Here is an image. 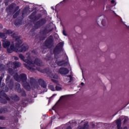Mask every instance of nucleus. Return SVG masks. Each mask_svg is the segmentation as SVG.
<instances>
[{
    "instance_id": "obj_4",
    "label": "nucleus",
    "mask_w": 129,
    "mask_h": 129,
    "mask_svg": "<svg viewBox=\"0 0 129 129\" xmlns=\"http://www.w3.org/2000/svg\"><path fill=\"white\" fill-rule=\"evenodd\" d=\"M14 77L17 81H21L22 80L23 82L25 83L26 82V80H27V76L25 74H21L20 77H19L18 74H16Z\"/></svg>"
},
{
    "instance_id": "obj_21",
    "label": "nucleus",
    "mask_w": 129,
    "mask_h": 129,
    "mask_svg": "<svg viewBox=\"0 0 129 129\" xmlns=\"http://www.w3.org/2000/svg\"><path fill=\"white\" fill-rule=\"evenodd\" d=\"M49 87L50 88V89H51L52 90V91H55V87L52 85H50L49 86Z\"/></svg>"
},
{
    "instance_id": "obj_31",
    "label": "nucleus",
    "mask_w": 129,
    "mask_h": 129,
    "mask_svg": "<svg viewBox=\"0 0 129 129\" xmlns=\"http://www.w3.org/2000/svg\"><path fill=\"white\" fill-rule=\"evenodd\" d=\"M47 43H49V41H48V40H46L45 42V44H47Z\"/></svg>"
},
{
    "instance_id": "obj_45",
    "label": "nucleus",
    "mask_w": 129,
    "mask_h": 129,
    "mask_svg": "<svg viewBox=\"0 0 129 129\" xmlns=\"http://www.w3.org/2000/svg\"><path fill=\"white\" fill-rule=\"evenodd\" d=\"M0 129H1V128L0 127Z\"/></svg>"
},
{
    "instance_id": "obj_19",
    "label": "nucleus",
    "mask_w": 129,
    "mask_h": 129,
    "mask_svg": "<svg viewBox=\"0 0 129 129\" xmlns=\"http://www.w3.org/2000/svg\"><path fill=\"white\" fill-rule=\"evenodd\" d=\"M11 99L15 100V101H17V100H19V97L17 95H15L14 97H11Z\"/></svg>"
},
{
    "instance_id": "obj_20",
    "label": "nucleus",
    "mask_w": 129,
    "mask_h": 129,
    "mask_svg": "<svg viewBox=\"0 0 129 129\" xmlns=\"http://www.w3.org/2000/svg\"><path fill=\"white\" fill-rule=\"evenodd\" d=\"M67 81H69V82H71L72 81V77L71 76H69L67 78Z\"/></svg>"
},
{
    "instance_id": "obj_24",
    "label": "nucleus",
    "mask_w": 129,
    "mask_h": 129,
    "mask_svg": "<svg viewBox=\"0 0 129 129\" xmlns=\"http://www.w3.org/2000/svg\"><path fill=\"white\" fill-rule=\"evenodd\" d=\"M13 58L14 60H19V57L17 56H14Z\"/></svg>"
},
{
    "instance_id": "obj_41",
    "label": "nucleus",
    "mask_w": 129,
    "mask_h": 129,
    "mask_svg": "<svg viewBox=\"0 0 129 129\" xmlns=\"http://www.w3.org/2000/svg\"><path fill=\"white\" fill-rule=\"evenodd\" d=\"M66 0H63V2H65Z\"/></svg>"
},
{
    "instance_id": "obj_9",
    "label": "nucleus",
    "mask_w": 129,
    "mask_h": 129,
    "mask_svg": "<svg viewBox=\"0 0 129 129\" xmlns=\"http://www.w3.org/2000/svg\"><path fill=\"white\" fill-rule=\"evenodd\" d=\"M101 20V25L103 26V27H105L106 26V21H105V19H102V16H99L97 18L96 22L99 24V21Z\"/></svg>"
},
{
    "instance_id": "obj_29",
    "label": "nucleus",
    "mask_w": 129,
    "mask_h": 129,
    "mask_svg": "<svg viewBox=\"0 0 129 129\" xmlns=\"http://www.w3.org/2000/svg\"><path fill=\"white\" fill-rule=\"evenodd\" d=\"M35 68L38 70V71H41V70H40L39 69H38V68L37 67H35Z\"/></svg>"
},
{
    "instance_id": "obj_25",
    "label": "nucleus",
    "mask_w": 129,
    "mask_h": 129,
    "mask_svg": "<svg viewBox=\"0 0 129 129\" xmlns=\"http://www.w3.org/2000/svg\"><path fill=\"white\" fill-rule=\"evenodd\" d=\"M62 34H63V35H64V36H67V35H66V32L64 30H63V31H62Z\"/></svg>"
},
{
    "instance_id": "obj_17",
    "label": "nucleus",
    "mask_w": 129,
    "mask_h": 129,
    "mask_svg": "<svg viewBox=\"0 0 129 129\" xmlns=\"http://www.w3.org/2000/svg\"><path fill=\"white\" fill-rule=\"evenodd\" d=\"M55 89L57 91H60V90H62V86L57 85L55 87Z\"/></svg>"
},
{
    "instance_id": "obj_33",
    "label": "nucleus",
    "mask_w": 129,
    "mask_h": 129,
    "mask_svg": "<svg viewBox=\"0 0 129 129\" xmlns=\"http://www.w3.org/2000/svg\"><path fill=\"white\" fill-rule=\"evenodd\" d=\"M55 95H56V94H53V95H52V97H54V96H55Z\"/></svg>"
},
{
    "instance_id": "obj_11",
    "label": "nucleus",
    "mask_w": 129,
    "mask_h": 129,
    "mask_svg": "<svg viewBox=\"0 0 129 129\" xmlns=\"http://www.w3.org/2000/svg\"><path fill=\"white\" fill-rule=\"evenodd\" d=\"M50 77L51 78V81L54 83H58V75L52 74L50 75Z\"/></svg>"
},
{
    "instance_id": "obj_15",
    "label": "nucleus",
    "mask_w": 129,
    "mask_h": 129,
    "mask_svg": "<svg viewBox=\"0 0 129 129\" xmlns=\"http://www.w3.org/2000/svg\"><path fill=\"white\" fill-rule=\"evenodd\" d=\"M23 85L24 88L27 89V90H29L31 88V86L29 85V84H28V83H24L23 84Z\"/></svg>"
},
{
    "instance_id": "obj_5",
    "label": "nucleus",
    "mask_w": 129,
    "mask_h": 129,
    "mask_svg": "<svg viewBox=\"0 0 129 129\" xmlns=\"http://www.w3.org/2000/svg\"><path fill=\"white\" fill-rule=\"evenodd\" d=\"M63 44L62 42H60L56 46L54 50V56L55 58H57V55H58V54L60 53V51L62 50V48H63Z\"/></svg>"
},
{
    "instance_id": "obj_3",
    "label": "nucleus",
    "mask_w": 129,
    "mask_h": 129,
    "mask_svg": "<svg viewBox=\"0 0 129 129\" xmlns=\"http://www.w3.org/2000/svg\"><path fill=\"white\" fill-rule=\"evenodd\" d=\"M21 66V63L18 62V61H15L14 62H12L11 61H9L7 63V67L9 68L8 71L10 74H12L13 70H12V68H18V67H20Z\"/></svg>"
},
{
    "instance_id": "obj_38",
    "label": "nucleus",
    "mask_w": 129,
    "mask_h": 129,
    "mask_svg": "<svg viewBox=\"0 0 129 129\" xmlns=\"http://www.w3.org/2000/svg\"><path fill=\"white\" fill-rule=\"evenodd\" d=\"M1 42H0V47H1Z\"/></svg>"
},
{
    "instance_id": "obj_43",
    "label": "nucleus",
    "mask_w": 129,
    "mask_h": 129,
    "mask_svg": "<svg viewBox=\"0 0 129 129\" xmlns=\"http://www.w3.org/2000/svg\"><path fill=\"white\" fill-rule=\"evenodd\" d=\"M127 28H129V26H127Z\"/></svg>"
},
{
    "instance_id": "obj_22",
    "label": "nucleus",
    "mask_w": 129,
    "mask_h": 129,
    "mask_svg": "<svg viewBox=\"0 0 129 129\" xmlns=\"http://www.w3.org/2000/svg\"><path fill=\"white\" fill-rule=\"evenodd\" d=\"M19 14H20V10H19L18 11H17L16 12V13L13 16V18H17V17H18V15H19Z\"/></svg>"
},
{
    "instance_id": "obj_12",
    "label": "nucleus",
    "mask_w": 129,
    "mask_h": 129,
    "mask_svg": "<svg viewBox=\"0 0 129 129\" xmlns=\"http://www.w3.org/2000/svg\"><path fill=\"white\" fill-rule=\"evenodd\" d=\"M38 82L41 86L43 88H46L47 87V85L46 84V83H45V81H44V80L41 79L39 80Z\"/></svg>"
},
{
    "instance_id": "obj_44",
    "label": "nucleus",
    "mask_w": 129,
    "mask_h": 129,
    "mask_svg": "<svg viewBox=\"0 0 129 129\" xmlns=\"http://www.w3.org/2000/svg\"><path fill=\"white\" fill-rule=\"evenodd\" d=\"M63 97H61L60 98H62Z\"/></svg>"
},
{
    "instance_id": "obj_10",
    "label": "nucleus",
    "mask_w": 129,
    "mask_h": 129,
    "mask_svg": "<svg viewBox=\"0 0 129 129\" xmlns=\"http://www.w3.org/2000/svg\"><path fill=\"white\" fill-rule=\"evenodd\" d=\"M46 23V20L45 19H42L41 20H40L38 22L36 23L35 25V27L36 29H38V28H40V26H42V25H44Z\"/></svg>"
},
{
    "instance_id": "obj_18",
    "label": "nucleus",
    "mask_w": 129,
    "mask_h": 129,
    "mask_svg": "<svg viewBox=\"0 0 129 129\" xmlns=\"http://www.w3.org/2000/svg\"><path fill=\"white\" fill-rule=\"evenodd\" d=\"M16 86V90L18 92H21V85L18 84Z\"/></svg>"
},
{
    "instance_id": "obj_30",
    "label": "nucleus",
    "mask_w": 129,
    "mask_h": 129,
    "mask_svg": "<svg viewBox=\"0 0 129 129\" xmlns=\"http://www.w3.org/2000/svg\"><path fill=\"white\" fill-rule=\"evenodd\" d=\"M81 85H82V86H83V85H84V83H81Z\"/></svg>"
},
{
    "instance_id": "obj_8",
    "label": "nucleus",
    "mask_w": 129,
    "mask_h": 129,
    "mask_svg": "<svg viewBox=\"0 0 129 129\" xmlns=\"http://www.w3.org/2000/svg\"><path fill=\"white\" fill-rule=\"evenodd\" d=\"M55 62L58 66H66L68 65V60H67L66 61L64 60H56Z\"/></svg>"
},
{
    "instance_id": "obj_13",
    "label": "nucleus",
    "mask_w": 129,
    "mask_h": 129,
    "mask_svg": "<svg viewBox=\"0 0 129 129\" xmlns=\"http://www.w3.org/2000/svg\"><path fill=\"white\" fill-rule=\"evenodd\" d=\"M89 128V126L88 123H85L84 124L83 126H79L78 129H88Z\"/></svg>"
},
{
    "instance_id": "obj_6",
    "label": "nucleus",
    "mask_w": 129,
    "mask_h": 129,
    "mask_svg": "<svg viewBox=\"0 0 129 129\" xmlns=\"http://www.w3.org/2000/svg\"><path fill=\"white\" fill-rule=\"evenodd\" d=\"M7 35H10V36H12L13 38H15L16 34H14V35H13V32H12L11 30H8L7 31V33H0V38L6 39V38H7Z\"/></svg>"
},
{
    "instance_id": "obj_27",
    "label": "nucleus",
    "mask_w": 129,
    "mask_h": 129,
    "mask_svg": "<svg viewBox=\"0 0 129 129\" xmlns=\"http://www.w3.org/2000/svg\"><path fill=\"white\" fill-rule=\"evenodd\" d=\"M16 6V4H13V5H11V6H10V8H12V9H13L14 8V7H15Z\"/></svg>"
},
{
    "instance_id": "obj_16",
    "label": "nucleus",
    "mask_w": 129,
    "mask_h": 129,
    "mask_svg": "<svg viewBox=\"0 0 129 129\" xmlns=\"http://www.w3.org/2000/svg\"><path fill=\"white\" fill-rule=\"evenodd\" d=\"M31 87L32 88H38V85L36 84V82H31Z\"/></svg>"
},
{
    "instance_id": "obj_26",
    "label": "nucleus",
    "mask_w": 129,
    "mask_h": 129,
    "mask_svg": "<svg viewBox=\"0 0 129 129\" xmlns=\"http://www.w3.org/2000/svg\"><path fill=\"white\" fill-rule=\"evenodd\" d=\"M2 80H3V76L0 77V86H1V83H2Z\"/></svg>"
},
{
    "instance_id": "obj_42",
    "label": "nucleus",
    "mask_w": 129,
    "mask_h": 129,
    "mask_svg": "<svg viewBox=\"0 0 129 129\" xmlns=\"http://www.w3.org/2000/svg\"><path fill=\"white\" fill-rule=\"evenodd\" d=\"M125 120H126L125 119V120H124V122H125Z\"/></svg>"
},
{
    "instance_id": "obj_28",
    "label": "nucleus",
    "mask_w": 129,
    "mask_h": 129,
    "mask_svg": "<svg viewBox=\"0 0 129 129\" xmlns=\"http://www.w3.org/2000/svg\"><path fill=\"white\" fill-rule=\"evenodd\" d=\"M111 4H114V3H115V0H112L111 1Z\"/></svg>"
},
{
    "instance_id": "obj_35",
    "label": "nucleus",
    "mask_w": 129,
    "mask_h": 129,
    "mask_svg": "<svg viewBox=\"0 0 129 129\" xmlns=\"http://www.w3.org/2000/svg\"><path fill=\"white\" fill-rule=\"evenodd\" d=\"M52 10H54V7H51Z\"/></svg>"
},
{
    "instance_id": "obj_23",
    "label": "nucleus",
    "mask_w": 129,
    "mask_h": 129,
    "mask_svg": "<svg viewBox=\"0 0 129 129\" xmlns=\"http://www.w3.org/2000/svg\"><path fill=\"white\" fill-rule=\"evenodd\" d=\"M4 96H5V97H6V99H7V100H9V99H10V98H9V97H7V95L4 94Z\"/></svg>"
},
{
    "instance_id": "obj_40",
    "label": "nucleus",
    "mask_w": 129,
    "mask_h": 129,
    "mask_svg": "<svg viewBox=\"0 0 129 129\" xmlns=\"http://www.w3.org/2000/svg\"><path fill=\"white\" fill-rule=\"evenodd\" d=\"M17 9H19V7H17Z\"/></svg>"
},
{
    "instance_id": "obj_34",
    "label": "nucleus",
    "mask_w": 129,
    "mask_h": 129,
    "mask_svg": "<svg viewBox=\"0 0 129 129\" xmlns=\"http://www.w3.org/2000/svg\"><path fill=\"white\" fill-rule=\"evenodd\" d=\"M0 119H3V117H0Z\"/></svg>"
},
{
    "instance_id": "obj_14",
    "label": "nucleus",
    "mask_w": 129,
    "mask_h": 129,
    "mask_svg": "<svg viewBox=\"0 0 129 129\" xmlns=\"http://www.w3.org/2000/svg\"><path fill=\"white\" fill-rule=\"evenodd\" d=\"M116 123L117 125L118 129H121V128H120V124H121V120H120V119L117 120L116 121ZM123 129H127V127H124Z\"/></svg>"
},
{
    "instance_id": "obj_7",
    "label": "nucleus",
    "mask_w": 129,
    "mask_h": 129,
    "mask_svg": "<svg viewBox=\"0 0 129 129\" xmlns=\"http://www.w3.org/2000/svg\"><path fill=\"white\" fill-rule=\"evenodd\" d=\"M58 73L61 74V75H66L69 73V70L65 68H60L58 70Z\"/></svg>"
},
{
    "instance_id": "obj_2",
    "label": "nucleus",
    "mask_w": 129,
    "mask_h": 129,
    "mask_svg": "<svg viewBox=\"0 0 129 129\" xmlns=\"http://www.w3.org/2000/svg\"><path fill=\"white\" fill-rule=\"evenodd\" d=\"M19 57V58H20V59H21V60H23V61L27 63H24L25 67H26L27 69H29L31 71H34V69H35V68H34L36 67V65H37V66H43V64H42V61H41V60H40V59L38 58L35 59L34 62H32V59H31V57L30 56L29 53H27L26 54V57L27 58V59H25V56L22 54H20Z\"/></svg>"
},
{
    "instance_id": "obj_37",
    "label": "nucleus",
    "mask_w": 129,
    "mask_h": 129,
    "mask_svg": "<svg viewBox=\"0 0 129 129\" xmlns=\"http://www.w3.org/2000/svg\"><path fill=\"white\" fill-rule=\"evenodd\" d=\"M3 102V103H6V102Z\"/></svg>"
},
{
    "instance_id": "obj_1",
    "label": "nucleus",
    "mask_w": 129,
    "mask_h": 129,
    "mask_svg": "<svg viewBox=\"0 0 129 129\" xmlns=\"http://www.w3.org/2000/svg\"><path fill=\"white\" fill-rule=\"evenodd\" d=\"M16 38V46L15 47L12 44L10 47L9 46L11 45V42L8 41L7 39L3 40V46L4 48H7V51L8 53H13V52H16V53H24L26 51H28L29 49V46L28 44L25 43L23 44L21 46V44L23 43L22 39L20 37H15Z\"/></svg>"
},
{
    "instance_id": "obj_32",
    "label": "nucleus",
    "mask_w": 129,
    "mask_h": 129,
    "mask_svg": "<svg viewBox=\"0 0 129 129\" xmlns=\"http://www.w3.org/2000/svg\"><path fill=\"white\" fill-rule=\"evenodd\" d=\"M8 80H9V77H8L6 79V81H8Z\"/></svg>"
},
{
    "instance_id": "obj_36",
    "label": "nucleus",
    "mask_w": 129,
    "mask_h": 129,
    "mask_svg": "<svg viewBox=\"0 0 129 129\" xmlns=\"http://www.w3.org/2000/svg\"><path fill=\"white\" fill-rule=\"evenodd\" d=\"M68 128H70H70H71V127L70 126H69V127H68Z\"/></svg>"
},
{
    "instance_id": "obj_39",
    "label": "nucleus",
    "mask_w": 129,
    "mask_h": 129,
    "mask_svg": "<svg viewBox=\"0 0 129 129\" xmlns=\"http://www.w3.org/2000/svg\"><path fill=\"white\" fill-rule=\"evenodd\" d=\"M0 68H2V66H0Z\"/></svg>"
}]
</instances>
